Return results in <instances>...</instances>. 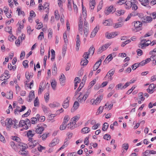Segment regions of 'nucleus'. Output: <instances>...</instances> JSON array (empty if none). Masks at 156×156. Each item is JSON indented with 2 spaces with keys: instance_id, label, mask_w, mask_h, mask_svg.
Returning <instances> with one entry per match:
<instances>
[{
  "instance_id": "obj_18",
  "label": "nucleus",
  "mask_w": 156,
  "mask_h": 156,
  "mask_svg": "<svg viewBox=\"0 0 156 156\" xmlns=\"http://www.w3.org/2000/svg\"><path fill=\"white\" fill-rule=\"evenodd\" d=\"M99 28L97 26L95 27L94 29L93 30L91 34L90 35V38L94 37L96 35L97 32L98 31Z\"/></svg>"
},
{
  "instance_id": "obj_1",
  "label": "nucleus",
  "mask_w": 156,
  "mask_h": 156,
  "mask_svg": "<svg viewBox=\"0 0 156 156\" xmlns=\"http://www.w3.org/2000/svg\"><path fill=\"white\" fill-rule=\"evenodd\" d=\"M132 24L134 27V28H132V31L133 32H136L141 30V28L142 26V24L140 22L134 21L132 23Z\"/></svg>"
},
{
  "instance_id": "obj_7",
  "label": "nucleus",
  "mask_w": 156,
  "mask_h": 156,
  "mask_svg": "<svg viewBox=\"0 0 156 156\" xmlns=\"http://www.w3.org/2000/svg\"><path fill=\"white\" fill-rule=\"evenodd\" d=\"M23 144H24L22 143H16L14 141H11L10 143V145L15 150L17 148H20V146H23Z\"/></svg>"
},
{
  "instance_id": "obj_44",
  "label": "nucleus",
  "mask_w": 156,
  "mask_h": 156,
  "mask_svg": "<svg viewBox=\"0 0 156 156\" xmlns=\"http://www.w3.org/2000/svg\"><path fill=\"white\" fill-rule=\"evenodd\" d=\"M51 85L52 89L55 90L56 85V82L55 80H52V81L51 82Z\"/></svg>"
},
{
  "instance_id": "obj_60",
  "label": "nucleus",
  "mask_w": 156,
  "mask_h": 156,
  "mask_svg": "<svg viewBox=\"0 0 156 156\" xmlns=\"http://www.w3.org/2000/svg\"><path fill=\"white\" fill-rule=\"evenodd\" d=\"M103 138L104 139L108 140L111 138V136L110 135H109L108 134H106L104 136Z\"/></svg>"
},
{
  "instance_id": "obj_19",
  "label": "nucleus",
  "mask_w": 156,
  "mask_h": 156,
  "mask_svg": "<svg viewBox=\"0 0 156 156\" xmlns=\"http://www.w3.org/2000/svg\"><path fill=\"white\" fill-rule=\"evenodd\" d=\"M59 141V140L55 138L49 144V146L50 147H53L57 144Z\"/></svg>"
},
{
  "instance_id": "obj_32",
  "label": "nucleus",
  "mask_w": 156,
  "mask_h": 156,
  "mask_svg": "<svg viewBox=\"0 0 156 156\" xmlns=\"http://www.w3.org/2000/svg\"><path fill=\"white\" fill-rule=\"evenodd\" d=\"M90 131L89 128L88 127H85L82 129L81 132L83 133H89Z\"/></svg>"
},
{
  "instance_id": "obj_25",
  "label": "nucleus",
  "mask_w": 156,
  "mask_h": 156,
  "mask_svg": "<svg viewBox=\"0 0 156 156\" xmlns=\"http://www.w3.org/2000/svg\"><path fill=\"white\" fill-rule=\"evenodd\" d=\"M84 83L83 82H82L80 84L78 88L76 90L74 96H76L78 94L80 90L84 85Z\"/></svg>"
},
{
  "instance_id": "obj_43",
  "label": "nucleus",
  "mask_w": 156,
  "mask_h": 156,
  "mask_svg": "<svg viewBox=\"0 0 156 156\" xmlns=\"http://www.w3.org/2000/svg\"><path fill=\"white\" fill-rule=\"evenodd\" d=\"M48 133H44L42 136H38V137L40 138L42 137V140H46V138L48 137Z\"/></svg>"
},
{
  "instance_id": "obj_20",
  "label": "nucleus",
  "mask_w": 156,
  "mask_h": 156,
  "mask_svg": "<svg viewBox=\"0 0 156 156\" xmlns=\"http://www.w3.org/2000/svg\"><path fill=\"white\" fill-rule=\"evenodd\" d=\"M27 132V136L28 137H30L32 138L35 134L34 130H30Z\"/></svg>"
},
{
  "instance_id": "obj_61",
  "label": "nucleus",
  "mask_w": 156,
  "mask_h": 156,
  "mask_svg": "<svg viewBox=\"0 0 156 156\" xmlns=\"http://www.w3.org/2000/svg\"><path fill=\"white\" fill-rule=\"evenodd\" d=\"M37 121H38V120H37V118L33 117L31 119V121L32 124H35L37 123Z\"/></svg>"
},
{
  "instance_id": "obj_8",
  "label": "nucleus",
  "mask_w": 156,
  "mask_h": 156,
  "mask_svg": "<svg viewBox=\"0 0 156 156\" xmlns=\"http://www.w3.org/2000/svg\"><path fill=\"white\" fill-rule=\"evenodd\" d=\"M118 35V33L117 32L108 33L107 32L105 34V37L108 39H110L113 38Z\"/></svg>"
},
{
  "instance_id": "obj_15",
  "label": "nucleus",
  "mask_w": 156,
  "mask_h": 156,
  "mask_svg": "<svg viewBox=\"0 0 156 156\" xmlns=\"http://www.w3.org/2000/svg\"><path fill=\"white\" fill-rule=\"evenodd\" d=\"M101 58L98 61H97L95 64L94 65L93 69L94 71H95L98 68L99 66L100 65L101 63Z\"/></svg>"
},
{
  "instance_id": "obj_3",
  "label": "nucleus",
  "mask_w": 156,
  "mask_h": 156,
  "mask_svg": "<svg viewBox=\"0 0 156 156\" xmlns=\"http://www.w3.org/2000/svg\"><path fill=\"white\" fill-rule=\"evenodd\" d=\"M28 140L29 141V142L28 143V147H29L30 148H34L37 145L39 144L38 140H34L33 138L29 137V138Z\"/></svg>"
},
{
  "instance_id": "obj_46",
  "label": "nucleus",
  "mask_w": 156,
  "mask_h": 156,
  "mask_svg": "<svg viewBox=\"0 0 156 156\" xmlns=\"http://www.w3.org/2000/svg\"><path fill=\"white\" fill-rule=\"evenodd\" d=\"M129 14L132 17L135 16H140V14L138 13L137 11H133Z\"/></svg>"
},
{
  "instance_id": "obj_24",
  "label": "nucleus",
  "mask_w": 156,
  "mask_h": 156,
  "mask_svg": "<svg viewBox=\"0 0 156 156\" xmlns=\"http://www.w3.org/2000/svg\"><path fill=\"white\" fill-rule=\"evenodd\" d=\"M34 91H30L29 94V99L28 100V101L29 102H31L33 98H34Z\"/></svg>"
},
{
  "instance_id": "obj_48",
  "label": "nucleus",
  "mask_w": 156,
  "mask_h": 156,
  "mask_svg": "<svg viewBox=\"0 0 156 156\" xmlns=\"http://www.w3.org/2000/svg\"><path fill=\"white\" fill-rule=\"evenodd\" d=\"M123 84L122 83H120L116 85L115 87V89L116 90H119V89L122 90L124 89L122 87Z\"/></svg>"
},
{
  "instance_id": "obj_58",
  "label": "nucleus",
  "mask_w": 156,
  "mask_h": 156,
  "mask_svg": "<svg viewBox=\"0 0 156 156\" xmlns=\"http://www.w3.org/2000/svg\"><path fill=\"white\" fill-rule=\"evenodd\" d=\"M122 147L124 149L127 151L128 150L129 147V144L127 143H125L122 145Z\"/></svg>"
},
{
  "instance_id": "obj_63",
  "label": "nucleus",
  "mask_w": 156,
  "mask_h": 156,
  "mask_svg": "<svg viewBox=\"0 0 156 156\" xmlns=\"http://www.w3.org/2000/svg\"><path fill=\"white\" fill-rule=\"evenodd\" d=\"M74 125H73L72 122H70V123H68L67 125H66L67 127L68 128H69L71 129H73L74 128Z\"/></svg>"
},
{
  "instance_id": "obj_42",
  "label": "nucleus",
  "mask_w": 156,
  "mask_h": 156,
  "mask_svg": "<svg viewBox=\"0 0 156 156\" xmlns=\"http://www.w3.org/2000/svg\"><path fill=\"white\" fill-rule=\"evenodd\" d=\"M12 139L14 140L15 141V142H16L17 143H21L20 141V139L18 137L15 136H12Z\"/></svg>"
},
{
  "instance_id": "obj_37",
  "label": "nucleus",
  "mask_w": 156,
  "mask_h": 156,
  "mask_svg": "<svg viewBox=\"0 0 156 156\" xmlns=\"http://www.w3.org/2000/svg\"><path fill=\"white\" fill-rule=\"evenodd\" d=\"M49 4L48 3H47L46 2L44 3V4L43 6V9H47V10L46 11L47 13L48 14L49 13Z\"/></svg>"
},
{
  "instance_id": "obj_54",
  "label": "nucleus",
  "mask_w": 156,
  "mask_h": 156,
  "mask_svg": "<svg viewBox=\"0 0 156 156\" xmlns=\"http://www.w3.org/2000/svg\"><path fill=\"white\" fill-rule=\"evenodd\" d=\"M66 49H67L66 44L64 45L62 48V54H63L64 56L66 54Z\"/></svg>"
},
{
  "instance_id": "obj_29",
  "label": "nucleus",
  "mask_w": 156,
  "mask_h": 156,
  "mask_svg": "<svg viewBox=\"0 0 156 156\" xmlns=\"http://www.w3.org/2000/svg\"><path fill=\"white\" fill-rule=\"evenodd\" d=\"M125 12V11L124 10L120 9L116 11L115 14L116 15L119 16L121 15H122L124 14Z\"/></svg>"
},
{
  "instance_id": "obj_33",
  "label": "nucleus",
  "mask_w": 156,
  "mask_h": 156,
  "mask_svg": "<svg viewBox=\"0 0 156 156\" xmlns=\"http://www.w3.org/2000/svg\"><path fill=\"white\" fill-rule=\"evenodd\" d=\"M112 21L110 19H108L105 20L103 23L104 25L105 26H110L112 24Z\"/></svg>"
},
{
  "instance_id": "obj_39",
  "label": "nucleus",
  "mask_w": 156,
  "mask_h": 156,
  "mask_svg": "<svg viewBox=\"0 0 156 156\" xmlns=\"http://www.w3.org/2000/svg\"><path fill=\"white\" fill-rule=\"evenodd\" d=\"M34 105L35 107H38L39 105V100L37 97L35 98L34 101Z\"/></svg>"
},
{
  "instance_id": "obj_50",
  "label": "nucleus",
  "mask_w": 156,
  "mask_h": 156,
  "mask_svg": "<svg viewBox=\"0 0 156 156\" xmlns=\"http://www.w3.org/2000/svg\"><path fill=\"white\" fill-rule=\"evenodd\" d=\"M70 118L68 115L65 116L64 118L63 121L62 122L63 124H66L68 122V121L69 120Z\"/></svg>"
},
{
  "instance_id": "obj_45",
  "label": "nucleus",
  "mask_w": 156,
  "mask_h": 156,
  "mask_svg": "<svg viewBox=\"0 0 156 156\" xmlns=\"http://www.w3.org/2000/svg\"><path fill=\"white\" fill-rule=\"evenodd\" d=\"M82 14L83 17L84 19H85L86 18L87 16V11L85 10V9H84V7H83V5Z\"/></svg>"
},
{
  "instance_id": "obj_59",
  "label": "nucleus",
  "mask_w": 156,
  "mask_h": 156,
  "mask_svg": "<svg viewBox=\"0 0 156 156\" xmlns=\"http://www.w3.org/2000/svg\"><path fill=\"white\" fill-rule=\"evenodd\" d=\"M48 38H51L52 37V30L51 29L49 28L48 30Z\"/></svg>"
},
{
  "instance_id": "obj_30",
  "label": "nucleus",
  "mask_w": 156,
  "mask_h": 156,
  "mask_svg": "<svg viewBox=\"0 0 156 156\" xmlns=\"http://www.w3.org/2000/svg\"><path fill=\"white\" fill-rule=\"evenodd\" d=\"M125 4V7L126 9H129L131 7V3L129 1H126Z\"/></svg>"
},
{
  "instance_id": "obj_41",
  "label": "nucleus",
  "mask_w": 156,
  "mask_h": 156,
  "mask_svg": "<svg viewBox=\"0 0 156 156\" xmlns=\"http://www.w3.org/2000/svg\"><path fill=\"white\" fill-rule=\"evenodd\" d=\"M123 23H115L113 27L115 28H117L122 27L123 25Z\"/></svg>"
},
{
  "instance_id": "obj_56",
  "label": "nucleus",
  "mask_w": 156,
  "mask_h": 156,
  "mask_svg": "<svg viewBox=\"0 0 156 156\" xmlns=\"http://www.w3.org/2000/svg\"><path fill=\"white\" fill-rule=\"evenodd\" d=\"M66 127H67L66 125L63 124L62 122V124L60 126V129L61 130H63L66 129Z\"/></svg>"
},
{
  "instance_id": "obj_22",
  "label": "nucleus",
  "mask_w": 156,
  "mask_h": 156,
  "mask_svg": "<svg viewBox=\"0 0 156 156\" xmlns=\"http://www.w3.org/2000/svg\"><path fill=\"white\" fill-rule=\"evenodd\" d=\"M45 83H44V82H41L40 84L39 89H38V93H41V92L43 91L44 87H45Z\"/></svg>"
},
{
  "instance_id": "obj_47",
  "label": "nucleus",
  "mask_w": 156,
  "mask_h": 156,
  "mask_svg": "<svg viewBox=\"0 0 156 156\" xmlns=\"http://www.w3.org/2000/svg\"><path fill=\"white\" fill-rule=\"evenodd\" d=\"M42 108L45 113H47L48 112V108L44 105H42Z\"/></svg>"
},
{
  "instance_id": "obj_51",
  "label": "nucleus",
  "mask_w": 156,
  "mask_h": 156,
  "mask_svg": "<svg viewBox=\"0 0 156 156\" xmlns=\"http://www.w3.org/2000/svg\"><path fill=\"white\" fill-rule=\"evenodd\" d=\"M49 94L48 92L46 93L44 95V99L45 101L47 102L49 99Z\"/></svg>"
},
{
  "instance_id": "obj_62",
  "label": "nucleus",
  "mask_w": 156,
  "mask_h": 156,
  "mask_svg": "<svg viewBox=\"0 0 156 156\" xmlns=\"http://www.w3.org/2000/svg\"><path fill=\"white\" fill-rule=\"evenodd\" d=\"M100 126V124L99 123H98L97 124H95L92 127V129H97Z\"/></svg>"
},
{
  "instance_id": "obj_4",
  "label": "nucleus",
  "mask_w": 156,
  "mask_h": 156,
  "mask_svg": "<svg viewBox=\"0 0 156 156\" xmlns=\"http://www.w3.org/2000/svg\"><path fill=\"white\" fill-rule=\"evenodd\" d=\"M103 98V96L102 95H100L98 97L95 99H92L90 101V103L93 105H98L102 100Z\"/></svg>"
},
{
  "instance_id": "obj_38",
  "label": "nucleus",
  "mask_w": 156,
  "mask_h": 156,
  "mask_svg": "<svg viewBox=\"0 0 156 156\" xmlns=\"http://www.w3.org/2000/svg\"><path fill=\"white\" fill-rule=\"evenodd\" d=\"M90 89H88L87 91L86 92L85 94L83 95L84 96V98H83V99H86L88 97L89 95L90 94Z\"/></svg>"
},
{
  "instance_id": "obj_36",
  "label": "nucleus",
  "mask_w": 156,
  "mask_h": 156,
  "mask_svg": "<svg viewBox=\"0 0 156 156\" xmlns=\"http://www.w3.org/2000/svg\"><path fill=\"white\" fill-rule=\"evenodd\" d=\"M140 62L139 63H136L134 64L132 66V68L133 70H135L139 66H141L140 64Z\"/></svg>"
},
{
  "instance_id": "obj_31",
  "label": "nucleus",
  "mask_w": 156,
  "mask_h": 156,
  "mask_svg": "<svg viewBox=\"0 0 156 156\" xmlns=\"http://www.w3.org/2000/svg\"><path fill=\"white\" fill-rule=\"evenodd\" d=\"M150 61H151V59L150 58H148L146 59L145 60H143L141 62H140V65L141 66H143L145 64L149 62Z\"/></svg>"
},
{
  "instance_id": "obj_57",
  "label": "nucleus",
  "mask_w": 156,
  "mask_h": 156,
  "mask_svg": "<svg viewBox=\"0 0 156 156\" xmlns=\"http://www.w3.org/2000/svg\"><path fill=\"white\" fill-rule=\"evenodd\" d=\"M44 52V45L41 44V45L40 54L41 55H43Z\"/></svg>"
},
{
  "instance_id": "obj_12",
  "label": "nucleus",
  "mask_w": 156,
  "mask_h": 156,
  "mask_svg": "<svg viewBox=\"0 0 156 156\" xmlns=\"http://www.w3.org/2000/svg\"><path fill=\"white\" fill-rule=\"evenodd\" d=\"M79 94L80 95L77 98L78 101L80 103L84 102L86 99H83V98L84 97L82 93L80 92Z\"/></svg>"
},
{
  "instance_id": "obj_40",
  "label": "nucleus",
  "mask_w": 156,
  "mask_h": 156,
  "mask_svg": "<svg viewBox=\"0 0 156 156\" xmlns=\"http://www.w3.org/2000/svg\"><path fill=\"white\" fill-rule=\"evenodd\" d=\"M108 124L107 122L105 123L103 126L102 129L103 131H105L108 129Z\"/></svg>"
},
{
  "instance_id": "obj_2",
  "label": "nucleus",
  "mask_w": 156,
  "mask_h": 156,
  "mask_svg": "<svg viewBox=\"0 0 156 156\" xmlns=\"http://www.w3.org/2000/svg\"><path fill=\"white\" fill-rule=\"evenodd\" d=\"M47 126L46 125L43 123L38 124L37 126L35 132L37 134H41Z\"/></svg>"
},
{
  "instance_id": "obj_23",
  "label": "nucleus",
  "mask_w": 156,
  "mask_h": 156,
  "mask_svg": "<svg viewBox=\"0 0 156 156\" xmlns=\"http://www.w3.org/2000/svg\"><path fill=\"white\" fill-rule=\"evenodd\" d=\"M60 106V104L57 102H54L49 104V106L51 108L57 107Z\"/></svg>"
},
{
  "instance_id": "obj_49",
  "label": "nucleus",
  "mask_w": 156,
  "mask_h": 156,
  "mask_svg": "<svg viewBox=\"0 0 156 156\" xmlns=\"http://www.w3.org/2000/svg\"><path fill=\"white\" fill-rule=\"evenodd\" d=\"M57 68L56 67V64L54 63V67L52 70V73L54 75H55L57 73Z\"/></svg>"
},
{
  "instance_id": "obj_14",
  "label": "nucleus",
  "mask_w": 156,
  "mask_h": 156,
  "mask_svg": "<svg viewBox=\"0 0 156 156\" xmlns=\"http://www.w3.org/2000/svg\"><path fill=\"white\" fill-rule=\"evenodd\" d=\"M70 98L69 97H67L66 99L65 100L63 103L62 105L63 107L65 108H67L69 106V100Z\"/></svg>"
},
{
  "instance_id": "obj_27",
  "label": "nucleus",
  "mask_w": 156,
  "mask_h": 156,
  "mask_svg": "<svg viewBox=\"0 0 156 156\" xmlns=\"http://www.w3.org/2000/svg\"><path fill=\"white\" fill-rule=\"evenodd\" d=\"M149 45V43H147L146 42L144 43H140L138 44V46L139 48L141 49H144L145 47Z\"/></svg>"
},
{
  "instance_id": "obj_16",
  "label": "nucleus",
  "mask_w": 156,
  "mask_h": 156,
  "mask_svg": "<svg viewBox=\"0 0 156 156\" xmlns=\"http://www.w3.org/2000/svg\"><path fill=\"white\" fill-rule=\"evenodd\" d=\"M115 72V70L114 69H111L107 73V74L105 76V78L107 77L108 76V78L109 77H110V79L111 80L112 79V78H111V77H112L114 74Z\"/></svg>"
},
{
  "instance_id": "obj_10",
  "label": "nucleus",
  "mask_w": 156,
  "mask_h": 156,
  "mask_svg": "<svg viewBox=\"0 0 156 156\" xmlns=\"http://www.w3.org/2000/svg\"><path fill=\"white\" fill-rule=\"evenodd\" d=\"M111 45V43H108L103 45L98 50V53L100 54L103 51L105 50Z\"/></svg>"
},
{
  "instance_id": "obj_5",
  "label": "nucleus",
  "mask_w": 156,
  "mask_h": 156,
  "mask_svg": "<svg viewBox=\"0 0 156 156\" xmlns=\"http://www.w3.org/2000/svg\"><path fill=\"white\" fill-rule=\"evenodd\" d=\"M89 55V52H85L84 53L83 56L84 59L82 60L80 63L81 65L84 66L87 64L88 61L87 59L88 58Z\"/></svg>"
},
{
  "instance_id": "obj_26",
  "label": "nucleus",
  "mask_w": 156,
  "mask_h": 156,
  "mask_svg": "<svg viewBox=\"0 0 156 156\" xmlns=\"http://www.w3.org/2000/svg\"><path fill=\"white\" fill-rule=\"evenodd\" d=\"M80 117V115H78L74 117L73 118V121L72 122V123L73 125H75L76 122L78 121L79 118Z\"/></svg>"
},
{
  "instance_id": "obj_6",
  "label": "nucleus",
  "mask_w": 156,
  "mask_h": 156,
  "mask_svg": "<svg viewBox=\"0 0 156 156\" xmlns=\"http://www.w3.org/2000/svg\"><path fill=\"white\" fill-rule=\"evenodd\" d=\"M10 77L9 71L7 70H5L4 73L2 74L0 77V80L3 81L8 79Z\"/></svg>"
},
{
  "instance_id": "obj_21",
  "label": "nucleus",
  "mask_w": 156,
  "mask_h": 156,
  "mask_svg": "<svg viewBox=\"0 0 156 156\" xmlns=\"http://www.w3.org/2000/svg\"><path fill=\"white\" fill-rule=\"evenodd\" d=\"M60 83L62 85H63L65 84V77L63 74H62L60 76L59 79Z\"/></svg>"
},
{
  "instance_id": "obj_13",
  "label": "nucleus",
  "mask_w": 156,
  "mask_h": 156,
  "mask_svg": "<svg viewBox=\"0 0 156 156\" xmlns=\"http://www.w3.org/2000/svg\"><path fill=\"white\" fill-rule=\"evenodd\" d=\"M142 22L143 23H150L152 21V18L150 16H147L145 18L143 19Z\"/></svg>"
},
{
  "instance_id": "obj_35",
  "label": "nucleus",
  "mask_w": 156,
  "mask_h": 156,
  "mask_svg": "<svg viewBox=\"0 0 156 156\" xmlns=\"http://www.w3.org/2000/svg\"><path fill=\"white\" fill-rule=\"evenodd\" d=\"M6 98L9 99H12L13 98V93L12 91H10L9 93L6 94Z\"/></svg>"
},
{
  "instance_id": "obj_53",
  "label": "nucleus",
  "mask_w": 156,
  "mask_h": 156,
  "mask_svg": "<svg viewBox=\"0 0 156 156\" xmlns=\"http://www.w3.org/2000/svg\"><path fill=\"white\" fill-rule=\"evenodd\" d=\"M94 48L93 47H91L89 48L88 51L89 54H91L92 55L93 54L94 51Z\"/></svg>"
},
{
  "instance_id": "obj_34",
  "label": "nucleus",
  "mask_w": 156,
  "mask_h": 156,
  "mask_svg": "<svg viewBox=\"0 0 156 156\" xmlns=\"http://www.w3.org/2000/svg\"><path fill=\"white\" fill-rule=\"evenodd\" d=\"M113 57L112 56V54L109 55L106 58L104 62L105 63H107V61H108V62H109L112 60Z\"/></svg>"
},
{
  "instance_id": "obj_52",
  "label": "nucleus",
  "mask_w": 156,
  "mask_h": 156,
  "mask_svg": "<svg viewBox=\"0 0 156 156\" xmlns=\"http://www.w3.org/2000/svg\"><path fill=\"white\" fill-rule=\"evenodd\" d=\"M80 45V41H76V49L77 51H78Z\"/></svg>"
},
{
  "instance_id": "obj_11",
  "label": "nucleus",
  "mask_w": 156,
  "mask_h": 156,
  "mask_svg": "<svg viewBox=\"0 0 156 156\" xmlns=\"http://www.w3.org/2000/svg\"><path fill=\"white\" fill-rule=\"evenodd\" d=\"M14 120H12V119L7 118L5 120V125L6 126L7 129H9L11 126L13 125Z\"/></svg>"
},
{
  "instance_id": "obj_28",
  "label": "nucleus",
  "mask_w": 156,
  "mask_h": 156,
  "mask_svg": "<svg viewBox=\"0 0 156 156\" xmlns=\"http://www.w3.org/2000/svg\"><path fill=\"white\" fill-rule=\"evenodd\" d=\"M141 4L143 6L147 7L149 4L148 0H139Z\"/></svg>"
},
{
  "instance_id": "obj_9",
  "label": "nucleus",
  "mask_w": 156,
  "mask_h": 156,
  "mask_svg": "<svg viewBox=\"0 0 156 156\" xmlns=\"http://www.w3.org/2000/svg\"><path fill=\"white\" fill-rule=\"evenodd\" d=\"M115 11V9L113 6L111 5L109 7L106 9L105 10V13L106 15H108L109 13L114 12Z\"/></svg>"
},
{
  "instance_id": "obj_55",
  "label": "nucleus",
  "mask_w": 156,
  "mask_h": 156,
  "mask_svg": "<svg viewBox=\"0 0 156 156\" xmlns=\"http://www.w3.org/2000/svg\"><path fill=\"white\" fill-rule=\"evenodd\" d=\"M79 106V104L78 101H76L74 104L73 107L74 108V109L76 110L78 108Z\"/></svg>"
},
{
  "instance_id": "obj_17",
  "label": "nucleus",
  "mask_w": 156,
  "mask_h": 156,
  "mask_svg": "<svg viewBox=\"0 0 156 156\" xmlns=\"http://www.w3.org/2000/svg\"><path fill=\"white\" fill-rule=\"evenodd\" d=\"M23 146H20L19 148L22 150L20 151L19 152V153L22 155H26L27 154L26 151L24 150L26 149V147L25 146H23Z\"/></svg>"
},
{
  "instance_id": "obj_64",
  "label": "nucleus",
  "mask_w": 156,
  "mask_h": 156,
  "mask_svg": "<svg viewBox=\"0 0 156 156\" xmlns=\"http://www.w3.org/2000/svg\"><path fill=\"white\" fill-rule=\"evenodd\" d=\"M143 156H150V151L149 150H147L145 151L143 153Z\"/></svg>"
}]
</instances>
